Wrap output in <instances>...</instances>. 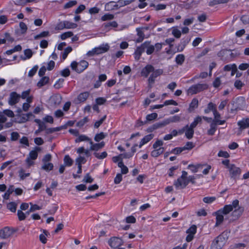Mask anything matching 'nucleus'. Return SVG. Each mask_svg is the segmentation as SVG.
<instances>
[{"label": "nucleus", "mask_w": 249, "mask_h": 249, "mask_svg": "<svg viewBox=\"0 0 249 249\" xmlns=\"http://www.w3.org/2000/svg\"><path fill=\"white\" fill-rule=\"evenodd\" d=\"M239 203L238 200L235 199L232 202L231 204L226 205L223 209L219 210V212L223 213L224 214H227L231 212L233 209H235L232 213V215L235 217V219L238 218L243 212V209L241 207H239L236 209V208L239 206Z\"/></svg>", "instance_id": "nucleus-1"}, {"label": "nucleus", "mask_w": 249, "mask_h": 249, "mask_svg": "<svg viewBox=\"0 0 249 249\" xmlns=\"http://www.w3.org/2000/svg\"><path fill=\"white\" fill-rule=\"evenodd\" d=\"M227 238L226 233L223 232L214 239L212 243L210 249H221Z\"/></svg>", "instance_id": "nucleus-2"}, {"label": "nucleus", "mask_w": 249, "mask_h": 249, "mask_svg": "<svg viewBox=\"0 0 249 249\" xmlns=\"http://www.w3.org/2000/svg\"><path fill=\"white\" fill-rule=\"evenodd\" d=\"M208 85L206 84H197L190 87L187 90L188 94H195L203 90L207 89Z\"/></svg>", "instance_id": "nucleus-3"}, {"label": "nucleus", "mask_w": 249, "mask_h": 249, "mask_svg": "<svg viewBox=\"0 0 249 249\" xmlns=\"http://www.w3.org/2000/svg\"><path fill=\"white\" fill-rule=\"evenodd\" d=\"M41 148L40 147H35V149L30 152L28 157L26 159V162L29 166L34 164V162L31 160H35L38 156L37 152L41 151Z\"/></svg>", "instance_id": "nucleus-4"}, {"label": "nucleus", "mask_w": 249, "mask_h": 249, "mask_svg": "<svg viewBox=\"0 0 249 249\" xmlns=\"http://www.w3.org/2000/svg\"><path fill=\"white\" fill-rule=\"evenodd\" d=\"M232 104L233 106L235 104V106L233 108L231 109V112H232L233 110L241 109L246 106V100L245 97L240 96L236 98L235 101H232Z\"/></svg>", "instance_id": "nucleus-5"}, {"label": "nucleus", "mask_w": 249, "mask_h": 249, "mask_svg": "<svg viewBox=\"0 0 249 249\" xmlns=\"http://www.w3.org/2000/svg\"><path fill=\"white\" fill-rule=\"evenodd\" d=\"M163 71L162 69H154V71L152 72V74L150 75L148 79V86L150 88L152 87L153 85L154 84L156 78L162 74Z\"/></svg>", "instance_id": "nucleus-6"}, {"label": "nucleus", "mask_w": 249, "mask_h": 249, "mask_svg": "<svg viewBox=\"0 0 249 249\" xmlns=\"http://www.w3.org/2000/svg\"><path fill=\"white\" fill-rule=\"evenodd\" d=\"M108 244L112 248L116 249L123 244L122 240L117 237H112L108 241Z\"/></svg>", "instance_id": "nucleus-7"}, {"label": "nucleus", "mask_w": 249, "mask_h": 249, "mask_svg": "<svg viewBox=\"0 0 249 249\" xmlns=\"http://www.w3.org/2000/svg\"><path fill=\"white\" fill-rule=\"evenodd\" d=\"M148 43L147 42H144L139 47H138L134 52V57L136 60L138 61L141 56L142 53L144 52L146 49V45Z\"/></svg>", "instance_id": "nucleus-8"}, {"label": "nucleus", "mask_w": 249, "mask_h": 249, "mask_svg": "<svg viewBox=\"0 0 249 249\" xmlns=\"http://www.w3.org/2000/svg\"><path fill=\"white\" fill-rule=\"evenodd\" d=\"M188 184L187 178H178L174 183V185L177 189H184Z\"/></svg>", "instance_id": "nucleus-9"}, {"label": "nucleus", "mask_w": 249, "mask_h": 249, "mask_svg": "<svg viewBox=\"0 0 249 249\" xmlns=\"http://www.w3.org/2000/svg\"><path fill=\"white\" fill-rule=\"evenodd\" d=\"M20 98V95L16 92H12L10 94L8 104L11 106L14 105L19 102Z\"/></svg>", "instance_id": "nucleus-10"}, {"label": "nucleus", "mask_w": 249, "mask_h": 249, "mask_svg": "<svg viewBox=\"0 0 249 249\" xmlns=\"http://www.w3.org/2000/svg\"><path fill=\"white\" fill-rule=\"evenodd\" d=\"M229 171L232 178H236L241 174V170L234 164H231L229 167Z\"/></svg>", "instance_id": "nucleus-11"}, {"label": "nucleus", "mask_w": 249, "mask_h": 249, "mask_svg": "<svg viewBox=\"0 0 249 249\" xmlns=\"http://www.w3.org/2000/svg\"><path fill=\"white\" fill-rule=\"evenodd\" d=\"M154 67L150 64L147 65L141 71V75L142 76L147 77L149 73L154 71Z\"/></svg>", "instance_id": "nucleus-12"}, {"label": "nucleus", "mask_w": 249, "mask_h": 249, "mask_svg": "<svg viewBox=\"0 0 249 249\" xmlns=\"http://www.w3.org/2000/svg\"><path fill=\"white\" fill-rule=\"evenodd\" d=\"M214 118L212 120L213 123H214L215 124H216L219 125H222L224 124L225 123L226 121L225 120H220L219 118L221 117L220 114L217 111V109H216L214 110V111L213 113Z\"/></svg>", "instance_id": "nucleus-13"}, {"label": "nucleus", "mask_w": 249, "mask_h": 249, "mask_svg": "<svg viewBox=\"0 0 249 249\" xmlns=\"http://www.w3.org/2000/svg\"><path fill=\"white\" fill-rule=\"evenodd\" d=\"M109 49V46L108 44H102L98 47L94 48L97 54H100L107 52Z\"/></svg>", "instance_id": "nucleus-14"}, {"label": "nucleus", "mask_w": 249, "mask_h": 249, "mask_svg": "<svg viewBox=\"0 0 249 249\" xmlns=\"http://www.w3.org/2000/svg\"><path fill=\"white\" fill-rule=\"evenodd\" d=\"M89 93L88 91H85L80 93L76 99L75 103L78 104L81 102H85L89 97Z\"/></svg>", "instance_id": "nucleus-15"}, {"label": "nucleus", "mask_w": 249, "mask_h": 249, "mask_svg": "<svg viewBox=\"0 0 249 249\" xmlns=\"http://www.w3.org/2000/svg\"><path fill=\"white\" fill-rule=\"evenodd\" d=\"M12 234V231L8 227H5L0 230V237L3 239L8 238Z\"/></svg>", "instance_id": "nucleus-16"}, {"label": "nucleus", "mask_w": 249, "mask_h": 249, "mask_svg": "<svg viewBox=\"0 0 249 249\" xmlns=\"http://www.w3.org/2000/svg\"><path fill=\"white\" fill-rule=\"evenodd\" d=\"M190 38L187 37L181 39L180 44L178 45L177 48L178 52H181L183 50L187 44L190 42Z\"/></svg>", "instance_id": "nucleus-17"}, {"label": "nucleus", "mask_w": 249, "mask_h": 249, "mask_svg": "<svg viewBox=\"0 0 249 249\" xmlns=\"http://www.w3.org/2000/svg\"><path fill=\"white\" fill-rule=\"evenodd\" d=\"M136 32H137V35L138 36V38L136 39V43L142 42L143 40V39L145 37L144 32L142 30V28H140V27L136 28Z\"/></svg>", "instance_id": "nucleus-18"}, {"label": "nucleus", "mask_w": 249, "mask_h": 249, "mask_svg": "<svg viewBox=\"0 0 249 249\" xmlns=\"http://www.w3.org/2000/svg\"><path fill=\"white\" fill-rule=\"evenodd\" d=\"M106 11H111L115 9H119L117 3L115 2L111 1L106 4L105 6Z\"/></svg>", "instance_id": "nucleus-19"}, {"label": "nucleus", "mask_w": 249, "mask_h": 249, "mask_svg": "<svg viewBox=\"0 0 249 249\" xmlns=\"http://www.w3.org/2000/svg\"><path fill=\"white\" fill-rule=\"evenodd\" d=\"M241 129H244L249 127V118L243 119L237 123Z\"/></svg>", "instance_id": "nucleus-20"}, {"label": "nucleus", "mask_w": 249, "mask_h": 249, "mask_svg": "<svg viewBox=\"0 0 249 249\" xmlns=\"http://www.w3.org/2000/svg\"><path fill=\"white\" fill-rule=\"evenodd\" d=\"M89 65V63L85 60H82L78 63V69H77L78 73H81L84 71Z\"/></svg>", "instance_id": "nucleus-21"}, {"label": "nucleus", "mask_w": 249, "mask_h": 249, "mask_svg": "<svg viewBox=\"0 0 249 249\" xmlns=\"http://www.w3.org/2000/svg\"><path fill=\"white\" fill-rule=\"evenodd\" d=\"M218 124L211 122L210 124V128L207 130V134L209 136H213L217 129V126Z\"/></svg>", "instance_id": "nucleus-22"}, {"label": "nucleus", "mask_w": 249, "mask_h": 249, "mask_svg": "<svg viewBox=\"0 0 249 249\" xmlns=\"http://www.w3.org/2000/svg\"><path fill=\"white\" fill-rule=\"evenodd\" d=\"M154 135L152 134H148L143 138L139 144V147L141 148L142 145L149 142L153 138Z\"/></svg>", "instance_id": "nucleus-23"}, {"label": "nucleus", "mask_w": 249, "mask_h": 249, "mask_svg": "<svg viewBox=\"0 0 249 249\" xmlns=\"http://www.w3.org/2000/svg\"><path fill=\"white\" fill-rule=\"evenodd\" d=\"M50 78L48 76H44L42 77L37 83V86L40 88L46 85L49 82Z\"/></svg>", "instance_id": "nucleus-24"}, {"label": "nucleus", "mask_w": 249, "mask_h": 249, "mask_svg": "<svg viewBox=\"0 0 249 249\" xmlns=\"http://www.w3.org/2000/svg\"><path fill=\"white\" fill-rule=\"evenodd\" d=\"M185 136L188 139H191L193 137L194 134V128L188 125V127L185 130Z\"/></svg>", "instance_id": "nucleus-25"}, {"label": "nucleus", "mask_w": 249, "mask_h": 249, "mask_svg": "<svg viewBox=\"0 0 249 249\" xmlns=\"http://www.w3.org/2000/svg\"><path fill=\"white\" fill-rule=\"evenodd\" d=\"M216 109V105L212 102H210L207 106V108L204 110V113L205 114L209 113L210 111H212L213 113L214 110Z\"/></svg>", "instance_id": "nucleus-26"}, {"label": "nucleus", "mask_w": 249, "mask_h": 249, "mask_svg": "<svg viewBox=\"0 0 249 249\" xmlns=\"http://www.w3.org/2000/svg\"><path fill=\"white\" fill-rule=\"evenodd\" d=\"M164 151L163 147H160L158 149H155L151 152V155L153 157L157 158Z\"/></svg>", "instance_id": "nucleus-27"}, {"label": "nucleus", "mask_w": 249, "mask_h": 249, "mask_svg": "<svg viewBox=\"0 0 249 249\" xmlns=\"http://www.w3.org/2000/svg\"><path fill=\"white\" fill-rule=\"evenodd\" d=\"M73 163V160L71 158L69 155H65L64 158V165L66 166H71Z\"/></svg>", "instance_id": "nucleus-28"}, {"label": "nucleus", "mask_w": 249, "mask_h": 249, "mask_svg": "<svg viewBox=\"0 0 249 249\" xmlns=\"http://www.w3.org/2000/svg\"><path fill=\"white\" fill-rule=\"evenodd\" d=\"M145 42H148V43L146 45V53L148 55L151 54L155 51V47L153 45H150V41H146Z\"/></svg>", "instance_id": "nucleus-29"}, {"label": "nucleus", "mask_w": 249, "mask_h": 249, "mask_svg": "<svg viewBox=\"0 0 249 249\" xmlns=\"http://www.w3.org/2000/svg\"><path fill=\"white\" fill-rule=\"evenodd\" d=\"M91 140L88 136L84 135H80L75 139V142L77 143L82 141H88L89 143Z\"/></svg>", "instance_id": "nucleus-30"}, {"label": "nucleus", "mask_w": 249, "mask_h": 249, "mask_svg": "<svg viewBox=\"0 0 249 249\" xmlns=\"http://www.w3.org/2000/svg\"><path fill=\"white\" fill-rule=\"evenodd\" d=\"M223 214H224L223 213H221L219 212V211H218L216 213V225H220L224 220V217L223 216Z\"/></svg>", "instance_id": "nucleus-31"}, {"label": "nucleus", "mask_w": 249, "mask_h": 249, "mask_svg": "<svg viewBox=\"0 0 249 249\" xmlns=\"http://www.w3.org/2000/svg\"><path fill=\"white\" fill-rule=\"evenodd\" d=\"M14 187L13 185H11L8 188V190L3 195V197L5 199H8L9 198L10 195L14 192Z\"/></svg>", "instance_id": "nucleus-32"}, {"label": "nucleus", "mask_w": 249, "mask_h": 249, "mask_svg": "<svg viewBox=\"0 0 249 249\" xmlns=\"http://www.w3.org/2000/svg\"><path fill=\"white\" fill-rule=\"evenodd\" d=\"M118 166L121 169V173L126 174L128 172V168L124 165L122 160L118 162Z\"/></svg>", "instance_id": "nucleus-33"}, {"label": "nucleus", "mask_w": 249, "mask_h": 249, "mask_svg": "<svg viewBox=\"0 0 249 249\" xmlns=\"http://www.w3.org/2000/svg\"><path fill=\"white\" fill-rule=\"evenodd\" d=\"M230 1V0H213L209 2V5L213 6L219 4L227 3Z\"/></svg>", "instance_id": "nucleus-34"}, {"label": "nucleus", "mask_w": 249, "mask_h": 249, "mask_svg": "<svg viewBox=\"0 0 249 249\" xmlns=\"http://www.w3.org/2000/svg\"><path fill=\"white\" fill-rule=\"evenodd\" d=\"M184 60V55L182 54H179L176 56L175 61L177 64L181 65L183 63Z\"/></svg>", "instance_id": "nucleus-35"}, {"label": "nucleus", "mask_w": 249, "mask_h": 249, "mask_svg": "<svg viewBox=\"0 0 249 249\" xmlns=\"http://www.w3.org/2000/svg\"><path fill=\"white\" fill-rule=\"evenodd\" d=\"M134 1V0H119L117 2L118 8L122 7L123 6L128 5Z\"/></svg>", "instance_id": "nucleus-36"}, {"label": "nucleus", "mask_w": 249, "mask_h": 249, "mask_svg": "<svg viewBox=\"0 0 249 249\" xmlns=\"http://www.w3.org/2000/svg\"><path fill=\"white\" fill-rule=\"evenodd\" d=\"M202 122V117L201 116H198L195 119L193 122H192L190 126L194 128H195L198 124L201 123Z\"/></svg>", "instance_id": "nucleus-37"}, {"label": "nucleus", "mask_w": 249, "mask_h": 249, "mask_svg": "<svg viewBox=\"0 0 249 249\" xmlns=\"http://www.w3.org/2000/svg\"><path fill=\"white\" fill-rule=\"evenodd\" d=\"M198 105V101L196 98H194L189 106V109L194 110L197 108Z\"/></svg>", "instance_id": "nucleus-38"}, {"label": "nucleus", "mask_w": 249, "mask_h": 249, "mask_svg": "<svg viewBox=\"0 0 249 249\" xmlns=\"http://www.w3.org/2000/svg\"><path fill=\"white\" fill-rule=\"evenodd\" d=\"M44 165L42 166L41 169L46 171H50L53 170V165L52 163H46L44 162Z\"/></svg>", "instance_id": "nucleus-39"}, {"label": "nucleus", "mask_w": 249, "mask_h": 249, "mask_svg": "<svg viewBox=\"0 0 249 249\" xmlns=\"http://www.w3.org/2000/svg\"><path fill=\"white\" fill-rule=\"evenodd\" d=\"M65 28L66 29H74L77 27V25L76 23L70 22L69 21H64Z\"/></svg>", "instance_id": "nucleus-40"}, {"label": "nucleus", "mask_w": 249, "mask_h": 249, "mask_svg": "<svg viewBox=\"0 0 249 249\" xmlns=\"http://www.w3.org/2000/svg\"><path fill=\"white\" fill-rule=\"evenodd\" d=\"M62 97L60 95H55L52 98V101L55 105H58L61 102Z\"/></svg>", "instance_id": "nucleus-41"}, {"label": "nucleus", "mask_w": 249, "mask_h": 249, "mask_svg": "<svg viewBox=\"0 0 249 249\" xmlns=\"http://www.w3.org/2000/svg\"><path fill=\"white\" fill-rule=\"evenodd\" d=\"M107 135L104 132H101L100 133L97 134L94 137V140L97 142H99L101 140L104 139L107 136Z\"/></svg>", "instance_id": "nucleus-42"}, {"label": "nucleus", "mask_w": 249, "mask_h": 249, "mask_svg": "<svg viewBox=\"0 0 249 249\" xmlns=\"http://www.w3.org/2000/svg\"><path fill=\"white\" fill-rule=\"evenodd\" d=\"M7 208L12 212L15 213L17 209V204L14 202H10L7 204Z\"/></svg>", "instance_id": "nucleus-43"}, {"label": "nucleus", "mask_w": 249, "mask_h": 249, "mask_svg": "<svg viewBox=\"0 0 249 249\" xmlns=\"http://www.w3.org/2000/svg\"><path fill=\"white\" fill-rule=\"evenodd\" d=\"M93 155L96 158L100 160H102L107 157V153L106 151L103 152L101 154L97 152H94L93 153Z\"/></svg>", "instance_id": "nucleus-44"}, {"label": "nucleus", "mask_w": 249, "mask_h": 249, "mask_svg": "<svg viewBox=\"0 0 249 249\" xmlns=\"http://www.w3.org/2000/svg\"><path fill=\"white\" fill-rule=\"evenodd\" d=\"M150 6L154 7L156 11L163 10L166 8V5L163 4H159L158 5H155L154 3H151L150 4Z\"/></svg>", "instance_id": "nucleus-45"}, {"label": "nucleus", "mask_w": 249, "mask_h": 249, "mask_svg": "<svg viewBox=\"0 0 249 249\" xmlns=\"http://www.w3.org/2000/svg\"><path fill=\"white\" fill-rule=\"evenodd\" d=\"M72 50V48L70 46L68 47L64 50V52L62 53V57L63 60H65L67 58L68 54L71 53Z\"/></svg>", "instance_id": "nucleus-46"}, {"label": "nucleus", "mask_w": 249, "mask_h": 249, "mask_svg": "<svg viewBox=\"0 0 249 249\" xmlns=\"http://www.w3.org/2000/svg\"><path fill=\"white\" fill-rule=\"evenodd\" d=\"M49 36V31H43L38 35H37L34 36V39L36 40L42 37H47Z\"/></svg>", "instance_id": "nucleus-47"}, {"label": "nucleus", "mask_w": 249, "mask_h": 249, "mask_svg": "<svg viewBox=\"0 0 249 249\" xmlns=\"http://www.w3.org/2000/svg\"><path fill=\"white\" fill-rule=\"evenodd\" d=\"M89 143L90 144L89 150L97 151L101 149L99 144L98 143H94L92 140L90 141Z\"/></svg>", "instance_id": "nucleus-48"}, {"label": "nucleus", "mask_w": 249, "mask_h": 249, "mask_svg": "<svg viewBox=\"0 0 249 249\" xmlns=\"http://www.w3.org/2000/svg\"><path fill=\"white\" fill-rule=\"evenodd\" d=\"M216 200L215 196H206L203 198V201L204 203L210 204L213 203Z\"/></svg>", "instance_id": "nucleus-49"}, {"label": "nucleus", "mask_w": 249, "mask_h": 249, "mask_svg": "<svg viewBox=\"0 0 249 249\" xmlns=\"http://www.w3.org/2000/svg\"><path fill=\"white\" fill-rule=\"evenodd\" d=\"M89 121L88 117H85L83 119L78 121L76 124V126L78 127H82L86 123Z\"/></svg>", "instance_id": "nucleus-50"}, {"label": "nucleus", "mask_w": 249, "mask_h": 249, "mask_svg": "<svg viewBox=\"0 0 249 249\" xmlns=\"http://www.w3.org/2000/svg\"><path fill=\"white\" fill-rule=\"evenodd\" d=\"M24 54L26 55V57H24L22 58L23 60H26V59L30 58L33 55V52L30 49H26L24 51Z\"/></svg>", "instance_id": "nucleus-51"}, {"label": "nucleus", "mask_w": 249, "mask_h": 249, "mask_svg": "<svg viewBox=\"0 0 249 249\" xmlns=\"http://www.w3.org/2000/svg\"><path fill=\"white\" fill-rule=\"evenodd\" d=\"M172 34L175 37L179 38L181 36V32L177 28H173L172 30Z\"/></svg>", "instance_id": "nucleus-52"}, {"label": "nucleus", "mask_w": 249, "mask_h": 249, "mask_svg": "<svg viewBox=\"0 0 249 249\" xmlns=\"http://www.w3.org/2000/svg\"><path fill=\"white\" fill-rule=\"evenodd\" d=\"M158 117V114L156 113H152L150 114H148L146 117V122L151 121L155 119H156Z\"/></svg>", "instance_id": "nucleus-53"}, {"label": "nucleus", "mask_w": 249, "mask_h": 249, "mask_svg": "<svg viewBox=\"0 0 249 249\" xmlns=\"http://www.w3.org/2000/svg\"><path fill=\"white\" fill-rule=\"evenodd\" d=\"M73 35V34L72 32L68 31L61 34L60 37L62 40H65L68 37L72 36Z\"/></svg>", "instance_id": "nucleus-54"}, {"label": "nucleus", "mask_w": 249, "mask_h": 249, "mask_svg": "<svg viewBox=\"0 0 249 249\" xmlns=\"http://www.w3.org/2000/svg\"><path fill=\"white\" fill-rule=\"evenodd\" d=\"M114 15L112 14H106L102 17L101 20L102 21L111 20L114 18Z\"/></svg>", "instance_id": "nucleus-55"}, {"label": "nucleus", "mask_w": 249, "mask_h": 249, "mask_svg": "<svg viewBox=\"0 0 249 249\" xmlns=\"http://www.w3.org/2000/svg\"><path fill=\"white\" fill-rule=\"evenodd\" d=\"M107 118V115H104L100 120L96 121L94 124V127L98 128L104 122Z\"/></svg>", "instance_id": "nucleus-56"}, {"label": "nucleus", "mask_w": 249, "mask_h": 249, "mask_svg": "<svg viewBox=\"0 0 249 249\" xmlns=\"http://www.w3.org/2000/svg\"><path fill=\"white\" fill-rule=\"evenodd\" d=\"M196 231V226L195 225H192L189 229H188L186 232L188 234L194 235Z\"/></svg>", "instance_id": "nucleus-57"}, {"label": "nucleus", "mask_w": 249, "mask_h": 249, "mask_svg": "<svg viewBox=\"0 0 249 249\" xmlns=\"http://www.w3.org/2000/svg\"><path fill=\"white\" fill-rule=\"evenodd\" d=\"M76 3H77V1L75 0L70 1L66 3L64 5V8L68 9V8H71V7H72L73 6H74L75 5H76Z\"/></svg>", "instance_id": "nucleus-58"}, {"label": "nucleus", "mask_w": 249, "mask_h": 249, "mask_svg": "<svg viewBox=\"0 0 249 249\" xmlns=\"http://www.w3.org/2000/svg\"><path fill=\"white\" fill-rule=\"evenodd\" d=\"M122 179L123 177L122 174L118 173L117 174L116 176L114 178V182L116 184H118L121 182Z\"/></svg>", "instance_id": "nucleus-59"}, {"label": "nucleus", "mask_w": 249, "mask_h": 249, "mask_svg": "<svg viewBox=\"0 0 249 249\" xmlns=\"http://www.w3.org/2000/svg\"><path fill=\"white\" fill-rule=\"evenodd\" d=\"M19 142L21 144L25 145L27 146H29L28 139L27 137L23 136L19 140Z\"/></svg>", "instance_id": "nucleus-60"}, {"label": "nucleus", "mask_w": 249, "mask_h": 249, "mask_svg": "<svg viewBox=\"0 0 249 249\" xmlns=\"http://www.w3.org/2000/svg\"><path fill=\"white\" fill-rule=\"evenodd\" d=\"M38 66L36 65L29 71L28 76L33 77L36 72L38 69Z\"/></svg>", "instance_id": "nucleus-61"}, {"label": "nucleus", "mask_w": 249, "mask_h": 249, "mask_svg": "<svg viewBox=\"0 0 249 249\" xmlns=\"http://www.w3.org/2000/svg\"><path fill=\"white\" fill-rule=\"evenodd\" d=\"M61 76L67 77L70 75V71L69 68H66L60 71Z\"/></svg>", "instance_id": "nucleus-62"}, {"label": "nucleus", "mask_w": 249, "mask_h": 249, "mask_svg": "<svg viewBox=\"0 0 249 249\" xmlns=\"http://www.w3.org/2000/svg\"><path fill=\"white\" fill-rule=\"evenodd\" d=\"M3 113L4 115L11 118L14 117L15 115L13 111L10 109H5L3 111Z\"/></svg>", "instance_id": "nucleus-63"}, {"label": "nucleus", "mask_w": 249, "mask_h": 249, "mask_svg": "<svg viewBox=\"0 0 249 249\" xmlns=\"http://www.w3.org/2000/svg\"><path fill=\"white\" fill-rule=\"evenodd\" d=\"M19 138V134L17 132H13L11 134V140L16 141Z\"/></svg>", "instance_id": "nucleus-64"}]
</instances>
